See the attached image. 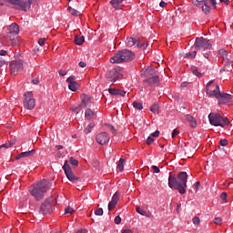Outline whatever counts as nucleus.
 Wrapping results in <instances>:
<instances>
[{
	"label": "nucleus",
	"instance_id": "46",
	"mask_svg": "<svg viewBox=\"0 0 233 233\" xmlns=\"http://www.w3.org/2000/svg\"><path fill=\"white\" fill-rule=\"evenodd\" d=\"M45 41H46V38H40V39L38 40V45H39L40 46H45Z\"/></svg>",
	"mask_w": 233,
	"mask_h": 233
},
{
	"label": "nucleus",
	"instance_id": "1",
	"mask_svg": "<svg viewBox=\"0 0 233 233\" xmlns=\"http://www.w3.org/2000/svg\"><path fill=\"white\" fill-rule=\"evenodd\" d=\"M187 181H188V175L185 171L178 173L177 178L169 173L167 185L169 188L178 190L179 194H187Z\"/></svg>",
	"mask_w": 233,
	"mask_h": 233
},
{
	"label": "nucleus",
	"instance_id": "64",
	"mask_svg": "<svg viewBox=\"0 0 233 233\" xmlns=\"http://www.w3.org/2000/svg\"><path fill=\"white\" fill-rule=\"evenodd\" d=\"M122 233H132V230H130V229H125Z\"/></svg>",
	"mask_w": 233,
	"mask_h": 233
},
{
	"label": "nucleus",
	"instance_id": "18",
	"mask_svg": "<svg viewBox=\"0 0 233 233\" xmlns=\"http://www.w3.org/2000/svg\"><path fill=\"white\" fill-rule=\"evenodd\" d=\"M81 104L80 106L82 108H88L92 105V97H90L88 95H81Z\"/></svg>",
	"mask_w": 233,
	"mask_h": 233
},
{
	"label": "nucleus",
	"instance_id": "53",
	"mask_svg": "<svg viewBox=\"0 0 233 233\" xmlns=\"http://www.w3.org/2000/svg\"><path fill=\"white\" fill-rule=\"evenodd\" d=\"M108 128L111 130V132H113V134H114V135H116V128L114 127V126H112V125H108Z\"/></svg>",
	"mask_w": 233,
	"mask_h": 233
},
{
	"label": "nucleus",
	"instance_id": "27",
	"mask_svg": "<svg viewBox=\"0 0 233 233\" xmlns=\"http://www.w3.org/2000/svg\"><path fill=\"white\" fill-rule=\"evenodd\" d=\"M137 43H139V41H137L136 38L130 37L127 39L126 45L127 46L132 47V46H136V45L137 46Z\"/></svg>",
	"mask_w": 233,
	"mask_h": 233
},
{
	"label": "nucleus",
	"instance_id": "29",
	"mask_svg": "<svg viewBox=\"0 0 233 233\" xmlns=\"http://www.w3.org/2000/svg\"><path fill=\"white\" fill-rule=\"evenodd\" d=\"M67 11L69 12V14H71V15H74L75 17H77V15H80L81 13L74 8H72L71 6H69L67 8Z\"/></svg>",
	"mask_w": 233,
	"mask_h": 233
},
{
	"label": "nucleus",
	"instance_id": "24",
	"mask_svg": "<svg viewBox=\"0 0 233 233\" xmlns=\"http://www.w3.org/2000/svg\"><path fill=\"white\" fill-rule=\"evenodd\" d=\"M125 0H111L110 5L115 7L116 10H121V6Z\"/></svg>",
	"mask_w": 233,
	"mask_h": 233
},
{
	"label": "nucleus",
	"instance_id": "41",
	"mask_svg": "<svg viewBox=\"0 0 233 233\" xmlns=\"http://www.w3.org/2000/svg\"><path fill=\"white\" fill-rule=\"evenodd\" d=\"M83 107L81 106V105H79L78 106H76V107H73V108H71V110H73V112H75V114H79V112H81V109H82Z\"/></svg>",
	"mask_w": 233,
	"mask_h": 233
},
{
	"label": "nucleus",
	"instance_id": "3",
	"mask_svg": "<svg viewBox=\"0 0 233 233\" xmlns=\"http://www.w3.org/2000/svg\"><path fill=\"white\" fill-rule=\"evenodd\" d=\"M5 3H9L15 8V10H22L23 12H28L32 6H37L39 0H2Z\"/></svg>",
	"mask_w": 233,
	"mask_h": 233
},
{
	"label": "nucleus",
	"instance_id": "30",
	"mask_svg": "<svg viewBox=\"0 0 233 233\" xmlns=\"http://www.w3.org/2000/svg\"><path fill=\"white\" fill-rule=\"evenodd\" d=\"M117 168L120 170V172H123L125 170V158H120L117 164Z\"/></svg>",
	"mask_w": 233,
	"mask_h": 233
},
{
	"label": "nucleus",
	"instance_id": "22",
	"mask_svg": "<svg viewBox=\"0 0 233 233\" xmlns=\"http://www.w3.org/2000/svg\"><path fill=\"white\" fill-rule=\"evenodd\" d=\"M96 111L87 108L85 112V117L86 119H87L88 121H90V119H94L96 117Z\"/></svg>",
	"mask_w": 233,
	"mask_h": 233
},
{
	"label": "nucleus",
	"instance_id": "49",
	"mask_svg": "<svg viewBox=\"0 0 233 233\" xmlns=\"http://www.w3.org/2000/svg\"><path fill=\"white\" fill-rule=\"evenodd\" d=\"M58 74H59V76H61L62 77H65V76H66L67 72L65 71V70H63V69H60V70L58 71Z\"/></svg>",
	"mask_w": 233,
	"mask_h": 233
},
{
	"label": "nucleus",
	"instance_id": "57",
	"mask_svg": "<svg viewBox=\"0 0 233 233\" xmlns=\"http://www.w3.org/2000/svg\"><path fill=\"white\" fill-rule=\"evenodd\" d=\"M33 85H39V78H35L32 80Z\"/></svg>",
	"mask_w": 233,
	"mask_h": 233
},
{
	"label": "nucleus",
	"instance_id": "19",
	"mask_svg": "<svg viewBox=\"0 0 233 233\" xmlns=\"http://www.w3.org/2000/svg\"><path fill=\"white\" fill-rule=\"evenodd\" d=\"M120 196L121 194L117 191L113 195L111 201L108 203L109 211L114 210V208H116V205H117Z\"/></svg>",
	"mask_w": 233,
	"mask_h": 233
},
{
	"label": "nucleus",
	"instance_id": "21",
	"mask_svg": "<svg viewBox=\"0 0 233 233\" xmlns=\"http://www.w3.org/2000/svg\"><path fill=\"white\" fill-rule=\"evenodd\" d=\"M144 83H147V85H159V76H154L149 77L144 81Z\"/></svg>",
	"mask_w": 233,
	"mask_h": 233
},
{
	"label": "nucleus",
	"instance_id": "5",
	"mask_svg": "<svg viewBox=\"0 0 233 233\" xmlns=\"http://www.w3.org/2000/svg\"><path fill=\"white\" fill-rule=\"evenodd\" d=\"M208 119L210 125L213 127H221L225 128V127H228L230 125V120L225 116H221L219 113H210L208 115Z\"/></svg>",
	"mask_w": 233,
	"mask_h": 233
},
{
	"label": "nucleus",
	"instance_id": "9",
	"mask_svg": "<svg viewBox=\"0 0 233 233\" xmlns=\"http://www.w3.org/2000/svg\"><path fill=\"white\" fill-rule=\"evenodd\" d=\"M24 106L27 110H34V108H35V99H34V95L32 92H27L25 94Z\"/></svg>",
	"mask_w": 233,
	"mask_h": 233
},
{
	"label": "nucleus",
	"instance_id": "48",
	"mask_svg": "<svg viewBox=\"0 0 233 233\" xmlns=\"http://www.w3.org/2000/svg\"><path fill=\"white\" fill-rule=\"evenodd\" d=\"M152 170L153 172H155V174H159L160 172L159 167H157V166H152Z\"/></svg>",
	"mask_w": 233,
	"mask_h": 233
},
{
	"label": "nucleus",
	"instance_id": "14",
	"mask_svg": "<svg viewBox=\"0 0 233 233\" xmlns=\"http://www.w3.org/2000/svg\"><path fill=\"white\" fill-rule=\"evenodd\" d=\"M19 34V25L15 23H13L11 25L7 26V37L10 38L11 41L15 39L12 37V35H17Z\"/></svg>",
	"mask_w": 233,
	"mask_h": 233
},
{
	"label": "nucleus",
	"instance_id": "43",
	"mask_svg": "<svg viewBox=\"0 0 233 233\" xmlns=\"http://www.w3.org/2000/svg\"><path fill=\"white\" fill-rule=\"evenodd\" d=\"M219 145H220L221 147H227V145H228V140H227V139H221V140L219 141Z\"/></svg>",
	"mask_w": 233,
	"mask_h": 233
},
{
	"label": "nucleus",
	"instance_id": "56",
	"mask_svg": "<svg viewBox=\"0 0 233 233\" xmlns=\"http://www.w3.org/2000/svg\"><path fill=\"white\" fill-rule=\"evenodd\" d=\"M177 134H179V131L177 129H174L173 133H172V137H176V136H177Z\"/></svg>",
	"mask_w": 233,
	"mask_h": 233
},
{
	"label": "nucleus",
	"instance_id": "35",
	"mask_svg": "<svg viewBox=\"0 0 233 233\" xmlns=\"http://www.w3.org/2000/svg\"><path fill=\"white\" fill-rule=\"evenodd\" d=\"M133 107L136 108V110H143V104L139 102H133Z\"/></svg>",
	"mask_w": 233,
	"mask_h": 233
},
{
	"label": "nucleus",
	"instance_id": "4",
	"mask_svg": "<svg viewBox=\"0 0 233 233\" xmlns=\"http://www.w3.org/2000/svg\"><path fill=\"white\" fill-rule=\"evenodd\" d=\"M135 57L136 55L132 51L128 49H123L119 50L114 56L110 58V63H129V61H134Z\"/></svg>",
	"mask_w": 233,
	"mask_h": 233
},
{
	"label": "nucleus",
	"instance_id": "34",
	"mask_svg": "<svg viewBox=\"0 0 233 233\" xmlns=\"http://www.w3.org/2000/svg\"><path fill=\"white\" fill-rule=\"evenodd\" d=\"M151 112H153V114H157L158 110H159V104L155 103L151 107H150Z\"/></svg>",
	"mask_w": 233,
	"mask_h": 233
},
{
	"label": "nucleus",
	"instance_id": "11",
	"mask_svg": "<svg viewBox=\"0 0 233 233\" xmlns=\"http://www.w3.org/2000/svg\"><path fill=\"white\" fill-rule=\"evenodd\" d=\"M23 65L24 62L23 60H14L10 63V70L11 74H18V72H23Z\"/></svg>",
	"mask_w": 233,
	"mask_h": 233
},
{
	"label": "nucleus",
	"instance_id": "39",
	"mask_svg": "<svg viewBox=\"0 0 233 233\" xmlns=\"http://www.w3.org/2000/svg\"><path fill=\"white\" fill-rule=\"evenodd\" d=\"M74 212H76V210L70 207H67L65 209V214H74Z\"/></svg>",
	"mask_w": 233,
	"mask_h": 233
},
{
	"label": "nucleus",
	"instance_id": "20",
	"mask_svg": "<svg viewBox=\"0 0 233 233\" xmlns=\"http://www.w3.org/2000/svg\"><path fill=\"white\" fill-rule=\"evenodd\" d=\"M156 74V70L152 66H147L145 69H143L141 73L142 77H150V76H154Z\"/></svg>",
	"mask_w": 233,
	"mask_h": 233
},
{
	"label": "nucleus",
	"instance_id": "59",
	"mask_svg": "<svg viewBox=\"0 0 233 233\" xmlns=\"http://www.w3.org/2000/svg\"><path fill=\"white\" fill-rule=\"evenodd\" d=\"M159 6H161V8H165V6H167V4L165 3V1H161L159 3Z\"/></svg>",
	"mask_w": 233,
	"mask_h": 233
},
{
	"label": "nucleus",
	"instance_id": "63",
	"mask_svg": "<svg viewBox=\"0 0 233 233\" xmlns=\"http://www.w3.org/2000/svg\"><path fill=\"white\" fill-rule=\"evenodd\" d=\"M86 229H79L76 233H87Z\"/></svg>",
	"mask_w": 233,
	"mask_h": 233
},
{
	"label": "nucleus",
	"instance_id": "45",
	"mask_svg": "<svg viewBox=\"0 0 233 233\" xmlns=\"http://www.w3.org/2000/svg\"><path fill=\"white\" fill-rule=\"evenodd\" d=\"M221 221H223V218H219V217H217V218H215L214 223H215L216 225H220V224H221Z\"/></svg>",
	"mask_w": 233,
	"mask_h": 233
},
{
	"label": "nucleus",
	"instance_id": "6",
	"mask_svg": "<svg viewBox=\"0 0 233 233\" xmlns=\"http://www.w3.org/2000/svg\"><path fill=\"white\" fill-rule=\"evenodd\" d=\"M191 3L198 8H202L204 14H210V5L216 8V0H191Z\"/></svg>",
	"mask_w": 233,
	"mask_h": 233
},
{
	"label": "nucleus",
	"instance_id": "13",
	"mask_svg": "<svg viewBox=\"0 0 233 233\" xmlns=\"http://www.w3.org/2000/svg\"><path fill=\"white\" fill-rule=\"evenodd\" d=\"M119 77H121V73H119L117 68H112L106 73V78L111 81V83H116Z\"/></svg>",
	"mask_w": 233,
	"mask_h": 233
},
{
	"label": "nucleus",
	"instance_id": "52",
	"mask_svg": "<svg viewBox=\"0 0 233 233\" xmlns=\"http://www.w3.org/2000/svg\"><path fill=\"white\" fill-rule=\"evenodd\" d=\"M152 137H159V130H157L151 134Z\"/></svg>",
	"mask_w": 233,
	"mask_h": 233
},
{
	"label": "nucleus",
	"instance_id": "16",
	"mask_svg": "<svg viewBox=\"0 0 233 233\" xmlns=\"http://www.w3.org/2000/svg\"><path fill=\"white\" fill-rule=\"evenodd\" d=\"M96 139L98 145H106L110 141V136L106 132H101L96 135Z\"/></svg>",
	"mask_w": 233,
	"mask_h": 233
},
{
	"label": "nucleus",
	"instance_id": "26",
	"mask_svg": "<svg viewBox=\"0 0 233 233\" xmlns=\"http://www.w3.org/2000/svg\"><path fill=\"white\" fill-rule=\"evenodd\" d=\"M34 150L22 152L16 157V159H21V157H30V156H34Z\"/></svg>",
	"mask_w": 233,
	"mask_h": 233
},
{
	"label": "nucleus",
	"instance_id": "38",
	"mask_svg": "<svg viewBox=\"0 0 233 233\" xmlns=\"http://www.w3.org/2000/svg\"><path fill=\"white\" fill-rule=\"evenodd\" d=\"M227 198H228L227 192H223L220 195V198L222 199V203H228Z\"/></svg>",
	"mask_w": 233,
	"mask_h": 233
},
{
	"label": "nucleus",
	"instance_id": "8",
	"mask_svg": "<svg viewBox=\"0 0 233 233\" xmlns=\"http://www.w3.org/2000/svg\"><path fill=\"white\" fill-rule=\"evenodd\" d=\"M206 92L208 96H210V97H216L221 93L219 91V86L218 84L214 83V80H211L208 83L206 86Z\"/></svg>",
	"mask_w": 233,
	"mask_h": 233
},
{
	"label": "nucleus",
	"instance_id": "28",
	"mask_svg": "<svg viewBox=\"0 0 233 233\" xmlns=\"http://www.w3.org/2000/svg\"><path fill=\"white\" fill-rule=\"evenodd\" d=\"M85 43V36H81L79 35H76L75 36V44L77 45L78 46H81Z\"/></svg>",
	"mask_w": 233,
	"mask_h": 233
},
{
	"label": "nucleus",
	"instance_id": "32",
	"mask_svg": "<svg viewBox=\"0 0 233 233\" xmlns=\"http://www.w3.org/2000/svg\"><path fill=\"white\" fill-rule=\"evenodd\" d=\"M136 210L137 214H140V216H146V218H149L148 213H147V211L144 210L143 208L137 207Z\"/></svg>",
	"mask_w": 233,
	"mask_h": 233
},
{
	"label": "nucleus",
	"instance_id": "62",
	"mask_svg": "<svg viewBox=\"0 0 233 233\" xmlns=\"http://www.w3.org/2000/svg\"><path fill=\"white\" fill-rule=\"evenodd\" d=\"M199 187H201V182L198 181L195 184V188H199Z\"/></svg>",
	"mask_w": 233,
	"mask_h": 233
},
{
	"label": "nucleus",
	"instance_id": "42",
	"mask_svg": "<svg viewBox=\"0 0 233 233\" xmlns=\"http://www.w3.org/2000/svg\"><path fill=\"white\" fill-rule=\"evenodd\" d=\"M201 223V219H199V217L193 218V224L194 225H199Z\"/></svg>",
	"mask_w": 233,
	"mask_h": 233
},
{
	"label": "nucleus",
	"instance_id": "54",
	"mask_svg": "<svg viewBox=\"0 0 233 233\" xmlns=\"http://www.w3.org/2000/svg\"><path fill=\"white\" fill-rule=\"evenodd\" d=\"M10 144L9 143H5L0 146V148H10Z\"/></svg>",
	"mask_w": 233,
	"mask_h": 233
},
{
	"label": "nucleus",
	"instance_id": "60",
	"mask_svg": "<svg viewBox=\"0 0 233 233\" xmlns=\"http://www.w3.org/2000/svg\"><path fill=\"white\" fill-rule=\"evenodd\" d=\"M6 54H8V52L6 50L0 51V56H6Z\"/></svg>",
	"mask_w": 233,
	"mask_h": 233
},
{
	"label": "nucleus",
	"instance_id": "37",
	"mask_svg": "<svg viewBox=\"0 0 233 233\" xmlns=\"http://www.w3.org/2000/svg\"><path fill=\"white\" fill-rule=\"evenodd\" d=\"M108 92L111 96H119V90L116 88H109Z\"/></svg>",
	"mask_w": 233,
	"mask_h": 233
},
{
	"label": "nucleus",
	"instance_id": "61",
	"mask_svg": "<svg viewBox=\"0 0 233 233\" xmlns=\"http://www.w3.org/2000/svg\"><path fill=\"white\" fill-rule=\"evenodd\" d=\"M8 143H9V147H14V145H15V139H13Z\"/></svg>",
	"mask_w": 233,
	"mask_h": 233
},
{
	"label": "nucleus",
	"instance_id": "23",
	"mask_svg": "<svg viewBox=\"0 0 233 233\" xmlns=\"http://www.w3.org/2000/svg\"><path fill=\"white\" fill-rule=\"evenodd\" d=\"M186 119L190 123L191 128H196L198 127V122L196 121V118L190 115H186Z\"/></svg>",
	"mask_w": 233,
	"mask_h": 233
},
{
	"label": "nucleus",
	"instance_id": "51",
	"mask_svg": "<svg viewBox=\"0 0 233 233\" xmlns=\"http://www.w3.org/2000/svg\"><path fill=\"white\" fill-rule=\"evenodd\" d=\"M154 143V139L151 137H148L147 139V145H152Z\"/></svg>",
	"mask_w": 233,
	"mask_h": 233
},
{
	"label": "nucleus",
	"instance_id": "25",
	"mask_svg": "<svg viewBox=\"0 0 233 233\" xmlns=\"http://www.w3.org/2000/svg\"><path fill=\"white\" fill-rule=\"evenodd\" d=\"M218 54L220 55V57H222L224 63H228V52L225 49L218 50Z\"/></svg>",
	"mask_w": 233,
	"mask_h": 233
},
{
	"label": "nucleus",
	"instance_id": "15",
	"mask_svg": "<svg viewBox=\"0 0 233 233\" xmlns=\"http://www.w3.org/2000/svg\"><path fill=\"white\" fill-rule=\"evenodd\" d=\"M217 99L218 100V105H227L230 103V100L233 99L232 95L227 93H218Z\"/></svg>",
	"mask_w": 233,
	"mask_h": 233
},
{
	"label": "nucleus",
	"instance_id": "44",
	"mask_svg": "<svg viewBox=\"0 0 233 233\" xmlns=\"http://www.w3.org/2000/svg\"><path fill=\"white\" fill-rule=\"evenodd\" d=\"M96 216H103V208H99L95 211Z\"/></svg>",
	"mask_w": 233,
	"mask_h": 233
},
{
	"label": "nucleus",
	"instance_id": "55",
	"mask_svg": "<svg viewBox=\"0 0 233 233\" xmlns=\"http://www.w3.org/2000/svg\"><path fill=\"white\" fill-rule=\"evenodd\" d=\"M118 96H121L122 97H125V96H127V91L118 90Z\"/></svg>",
	"mask_w": 233,
	"mask_h": 233
},
{
	"label": "nucleus",
	"instance_id": "7",
	"mask_svg": "<svg viewBox=\"0 0 233 233\" xmlns=\"http://www.w3.org/2000/svg\"><path fill=\"white\" fill-rule=\"evenodd\" d=\"M195 46L197 50L202 52H205V50H210V48H212V45L205 37H198L195 41Z\"/></svg>",
	"mask_w": 233,
	"mask_h": 233
},
{
	"label": "nucleus",
	"instance_id": "17",
	"mask_svg": "<svg viewBox=\"0 0 233 233\" xmlns=\"http://www.w3.org/2000/svg\"><path fill=\"white\" fill-rule=\"evenodd\" d=\"M66 83H68V88L72 92H76L79 88V83L76 81V76H71L66 79Z\"/></svg>",
	"mask_w": 233,
	"mask_h": 233
},
{
	"label": "nucleus",
	"instance_id": "12",
	"mask_svg": "<svg viewBox=\"0 0 233 233\" xmlns=\"http://www.w3.org/2000/svg\"><path fill=\"white\" fill-rule=\"evenodd\" d=\"M63 170L65 171V174L69 181H77L79 179L78 177H76L74 173L72 172V168H70V165L68 164V160L65 161V164L63 166Z\"/></svg>",
	"mask_w": 233,
	"mask_h": 233
},
{
	"label": "nucleus",
	"instance_id": "50",
	"mask_svg": "<svg viewBox=\"0 0 233 233\" xmlns=\"http://www.w3.org/2000/svg\"><path fill=\"white\" fill-rule=\"evenodd\" d=\"M137 46L138 48H147V46H148V45L147 44L141 45L139 42H137Z\"/></svg>",
	"mask_w": 233,
	"mask_h": 233
},
{
	"label": "nucleus",
	"instance_id": "40",
	"mask_svg": "<svg viewBox=\"0 0 233 233\" xmlns=\"http://www.w3.org/2000/svg\"><path fill=\"white\" fill-rule=\"evenodd\" d=\"M69 163H71V165H73V167H77V165L79 164V162L74 157L70 158Z\"/></svg>",
	"mask_w": 233,
	"mask_h": 233
},
{
	"label": "nucleus",
	"instance_id": "10",
	"mask_svg": "<svg viewBox=\"0 0 233 233\" xmlns=\"http://www.w3.org/2000/svg\"><path fill=\"white\" fill-rule=\"evenodd\" d=\"M52 203H54V198H47L40 206V214H50L52 212Z\"/></svg>",
	"mask_w": 233,
	"mask_h": 233
},
{
	"label": "nucleus",
	"instance_id": "2",
	"mask_svg": "<svg viewBox=\"0 0 233 233\" xmlns=\"http://www.w3.org/2000/svg\"><path fill=\"white\" fill-rule=\"evenodd\" d=\"M51 187L52 183L49 180H41L30 186L29 192L36 201H41L45 198V192L49 190Z\"/></svg>",
	"mask_w": 233,
	"mask_h": 233
},
{
	"label": "nucleus",
	"instance_id": "58",
	"mask_svg": "<svg viewBox=\"0 0 233 233\" xmlns=\"http://www.w3.org/2000/svg\"><path fill=\"white\" fill-rule=\"evenodd\" d=\"M79 66H80V68H85V66H86V63H85V62H79Z\"/></svg>",
	"mask_w": 233,
	"mask_h": 233
},
{
	"label": "nucleus",
	"instance_id": "47",
	"mask_svg": "<svg viewBox=\"0 0 233 233\" xmlns=\"http://www.w3.org/2000/svg\"><path fill=\"white\" fill-rule=\"evenodd\" d=\"M115 223H116V225H120L121 224V217L116 216L115 218Z\"/></svg>",
	"mask_w": 233,
	"mask_h": 233
},
{
	"label": "nucleus",
	"instance_id": "31",
	"mask_svg": "<svg viewBox=\"0 0 233 233\" xmlns=\"http://www.w3.org/2000/svg\"><path fill=\"white\" fill-rule=\"evenodd\" d=\"M191 72L194 74V76H197V77H203V73H199V71H198V67L196 66L191 67Z\"/></svg>",
	"mask_w": 233,
	"mask_h": 233
},
{
	"label": "nucleus",
	"instance_id": "36",
	"mask_svg": "<svg viewBox=\"0 0 233 233\" xmlns=\"http://www.w3.org/2000/svg\"><path fill=\"white\" fill-rule=\"evenodd\" d=\"M96 125L94 123H90L85 129V134H90L92 132V128H94Z\"/></svg>",
	"mask_w": 233,
	"mask_h": 233
},
{
	"label": "nucleus",
	"instance_id": "33",
	"mask_svg": "<svg viewBox=\"0 0 233 233\" xmlns=\"http://www.w3.org/2000/svg\"><path fill=\"white\" fill-rule=\"evenodd\" d=\"M196 56H198V51H190L186 54L185 57H189V59H195Z\"/></svg>",
	"mask_w": 233,
	"mask_h": 233
}]
</instances>
